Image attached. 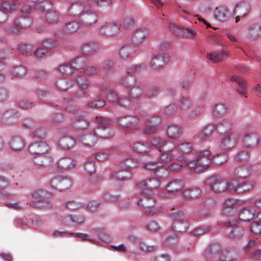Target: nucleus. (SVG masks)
Here are the masks:
<instances>
[{"label": "nucleus", "instance_id": "obj_1", "mask_svg": "<svg viewBox=\"0 0 261 261\" xmlns=\"http://www.w3.org/2000/svg\"><path fill=\"white\" fill-rule=\"evenodd\" d=\"M95 119L98 126L95 129L94 134L86 132L79 138V141L85 145H94L97 138L108 139L113 136L110 129L111 120L101 117H96Z\"/></svg>", "mask_w": 261, "mask_h": 261}, {"label": "nucleus", "instance_id": "obj_2", "mask_svg": "<svg viewBox=\"0 0 261 261\" xmlns=\"http://www.w3.org/2000/svg\"><path fill=\"white\" fill-rule=\"evenodd\" d=\"M178 160L184 163L186 168L196 173L204 172L212 162L210 152L206 150L197 152L195 160H188L185 158Z\"/></svg>", "mask_w": 261, "mask_h": 261}, {"label": "nucleus", "instance_id": "obj_3", "mask_svg": "<svg viewBox=\"0 0 261 261\" xmlns=\"http://www.w3.org/2000/svg\"><path fill=\"white\" fill-rule=\"evenodd\" d=\"M220 246L217 243H212L205 250L204 255L207 259H217L220 261H234L238 257V253L234 248H229L219 252Z\"/></svg>", "mask_w": 261, "mask_h": 261}, {"label": "nucleus", "instance_id": "obj_4", "mask_svg": "<svg viewBox=\"0 0 261 261\" xmlns=\"http://www.w3.org/2000/svg\"><path fill=\"white\" fill-rule=\"evenodd\" d=\"M151 144L154 146L160 152V163L166 165L175 158V145L171 142H167L162 138H153L150 141Z\"/></svg>", "mask_w": 261, "mask_h": 261}, {"label": "nucleus", "instance_id": "obj_5", "mask_svg": "<svg viewBox=\"0 0 261 261\" xmlns=\"http://www.w3.org/2000/svg\"><path fill=\"white\" fill-rule=\"evenodd\" d=\"M155 204V200L151 190L149 192H146V190H143L141 192L138 204L142 207L146 214L152 216L159 211L158 208L154 207Z\"/></svg>", "mask_w": 261, "mask_h": 261}, {"label": "nucleus", "instance_id": "obj_6", "mask_svg": "<svg viewBox=\"0 0 261 261\" xmlns=\"http://www.w3.org/2000/svg\"><path fill=\"white\" fill-rule=\"evenodd\" d=\"M150 34L149 30L146 28L137 29L134 32L132 40H126L122 43L120 49L138 47Z\"/></svg>", "mask_w": 261, "mask_h": 261}, {"label": "nucleus", "instance_id": "obj_7", "mask_svg": "<svg viewBox=\"0 0 261 261\" xmlns=\"http://www.w3.org/2000/svg\"><path fill=\"white\" fill-rule=\"evenodd\" d=\"M170 215L173 221L172 224L173 230L179 232H184L188 230L189 223L182 211L173 208L171 210Z\"/></svg>", "mask_w": 261, "mask_h": 261}, {"label": "nucleus", "instance_id": "obj_8", "mask_svg": "<svg viewBox=\"0 0 261 261\" xmlns=\"http://www.w3.org/2000/svg\"><path fill=\"white\" fill-rule=\"evenodd\" d=\"M31 196L33 198L37 200V203L34 201L30 202V205L33 207L41 206L42 207H47L50 205L53 201L52 194L43 189H39L34 191L31 194Z\"/></svg>", "mask_w": 261, "mask_h": 261}, {"label": "nucleus", "instance_id": "obj_9", "mask_svg": "<svg viewBox=\"0 0 261 261\" xmlns=\"http://www.w3.org/2000/svg\"><path fill=\"white\" fill-rule=\"evenodd\" d=\"M185 187L184 181L180 178L171 179L165 187L167 192L161 194V196L164 198H168L171 195H175L181 192Z\"/></svg>", "mask_w": 261, "mask_h": 261}, {"label": "nucleus", "instance_id": "obj_10", "mask_svg": "<svg viewBox=\"0 0 261 261\" xmlns=\"http://www.w3.org/2000/svg\"><path fill=\"white\" fill-rule=\"evenodd\" d=\"M204 184L215 193H220L225 191V181L220 176H213L208 177L204 181Z\"/></svg>", "mask_w": 261, "mask_h": 261}, {"label": "nucleus", "instance_id": "obj_11", "mask_svg": "<svg viewBox=\"0 0 261 261\" xmlns=\"http://www.w3.org/2000/svg\"><path fill=\"white\" fill-rule=\"evenodd\" d=\"M118 123L124 128L134 130L137 128L139 119L133 116L121 115L118 118Z\"/></svg>", "mask_w": 261, "mask_h": 261}, {"label": "nucleus", "instance_id": "obj_12", "mask_svg": "<svg viewBox=\"0 0 261 261\" xmlns=\"http://www.w3.org/2000/svg\"><path fill=\"white\" fill-rule=\"evenodd\" d=\"M224 224L226 227H231V229L228 233L229 238L231 239H240L244 235V229L237 224L236 220H229L225 222Z\"/></svg>", "mask_w": 261, "mask_h": 261}, {"label": "nucleus", "instance_id": "obj_13", "mask_svg": "<svg viewBox=\"0 0 261 261\" xmlns=\"http://www.w3.org/2000/svg\"><path fill=\"white\" fill-rule=\"evenodd\" d=\"M50 184L53 188L62 191L68 189L71 186V182L66 177L57 175L52 179Z\"/></svg>", "mask_w": 261, "mask_h": 261}, {"label": "nucleus", "instance_id": "obj_14", "mask_svg": "<svg viewBox=\"0 0 261 261\" xmlns=\"http://www.w3.org/2000/svg\"><path fill=\"white\" fill-rule=\"evenodd\" d=\"M79 20L83 25L90 26L97 22V16L93 11L85 9L79 16Z\"/></svg>", "mask_w": 261, "mask_h": 261}, {"label": "nucleus", "instance_id": "obj_15", "mask_svg": "<svg viewBox=\"0 0 261 261\" xmlns=\"http://www.w3.org/2000/svg\"><path fill=\"white\" fill-rule=\"evenodd\" d=\"M239 136L236 133L227 135L221 141L220 147L224 150H228L234 147L238 142Z\"/></svg>", "mask_w": 261, "mask_h": 261}, {"label": "nucleus", "instance_id": "obj_16", "mask_svg": "<svg viewBox=\"0 0 261 261\" xmlns=\"http://www.w3.org/2000/svg\"><path fill=\"white\" fill-rule=\"evenodd\" d=\"M168 61V55L164 51H161L153 57L150 65L153 69H158L163 67Z\"/></svg>", "mask_w": 261, "mask_h": 261}, {"label": "nucleus", "instance_id": "obj_17", "mask_svg": "<svg viewBox=\"0 0 261 261\" xmlns=\"http://www.w3.org/2000/svg\"><path fill=\"white\" fill-rule=\"evenodd\" d=\"M49 149V145L43 141L32 143L29 148V151L36 155L46 154Z\"/></svg>", "mask_w": 261, "mask_h": 261}, {"label": "nucleus", "instance_id": "obj_18", "mask_svg": "<svg viewBox=\"0 0 261 261\" xmlns=\"http://www.w3.org/2000/svg\"><path fill=\"white\" fill-rule=\"evenodd\" d=\"M120 28L118 23H106L100 27L99 31L102 35L113 36L119 33Z\"/></svg>", "mask_w": 261, "mask_h": 261}, {"label": "nucleus", "instance_id": "obj_19", "mask_svg": "<svg viewBox=\"0 0 261 261\" xmlns=\"http://www.w3.org/2000/svg\"><path fill=\"white\" fill-rule=\"evenodd\" d=\"M228 56L227 50H210L206 54L207 59L214 63L220 62Z\"/></svg>", "mask_w": 261, "mask_h": 261}, {"label": "nucleus", "instance_id": "obj_20", "mask_svg": "<svg viewBox=\"0 0 261 261\" xmlns=\"http://www.w3.org/2000/svg\"><path fill=\"white\" fill-rule=\"evenodd\" d=\"M160 181L154 178H148L145 180L139 182L138 184V187L140 188L145 189L146 192H149L151 190L156 189L160 186Z\"/></svg>", "mask_w": 261, "mask_h": 261}, {"label": "nucleus", "instance_id": "obj_21", "mask_svg": "<svg viewBox=\"0 0 261 261\" xmlns=\"http://www.w3.org/2000/svg\"><path fill=\"white\" fill-rule=\"evenodd\" d=\"M215 18L220 22H225L230 16V12L227 7H216L214 11Z\"/></svg>", "mask_w": 261, "mask_h": 261}, {"label": "nucleus", "instance_id": "obj_22", "mask_svg": "<svg viewBox=\"0 0 261 261\" xmlns=\"http://www.w3.org/2000/svg\"><path fill=\"white\" fill-rule=\"evenodd\" d=\"M145 122L146 127L145 129L144 132L146 134H150L155 132L157 126L161 122V120L160 117L155 116L145 119Z\"/></svg>", "mask_w": 261, "mask_h": 261}, {"label": "nucleus", "instance_id": "obj_23", "mask_svg": "<svg viewBox=\"0 0 261 261\" xmlns=\"http://www.w3.org/2000/svg\"><path fill=\"white\" fill-rule=\"evenodd\" d=\"M33 160L39 167H47L53 162L52 157L46 154L36 155Z\"/></svg>", "mask_w": 261, "mask_h": 261}, {"label": "nucleus", "instance_id": "obj_24", "mask_svg": "<svg viewBox=\"0 0 261 261\" xmlns=\"http://www.w3.org/2000/svg\"><path fill=\"white\" fill-rule=\"evenodd\" d=\"M232 124V120L230 118H224L218 122L215 128L218 133L223 134L230 129Z\"/></svg>", "mask_w": 261, "mask_h": 261}, {"label": "nucleus", "instance_id": "obj_25", "mask_svg": "<svg viewBox=\"0 0 261 261\" xmlns=\"http://www.w3.org/2000/svg\"><path fill=\"white\" fill-rule=\"evenodd\" d=\"M143 68L142 65H138V66H133L130 67L128 70V71L127 72L126 75L124 77H122L119 81V83L120 85L124 86V87L128 86L131 83H132L134 81L133 78L129 75L130 72L135 73L137 72H139L141 69Z\"/></svg>", "mask_w": 261, "mask_h": 261}, {"label": "nucleus", "instance_id": "obj_26", "mask_svg": "<svg viewBox=\"0 0 261 261\" xmlns=\"http://www.w3.org/2000/svg\"><path fill=\"white\" fill-rule=\"evenodd\" d=\"M56 164L59 168L66 170L73 169L75 166V162L72 158L66 156L60 159Z\"/></svg>", "mask_w": 261, "mask_h": 261}, {"label": "nucleus", "instance_id": "obj_27", "mask_svg": "<svg viewBox=\"0 0 261 261\" xmlns=\"http://www.w3.org/2000/svg\"><path fill=\"white\" fill-rule=\"evenodd\" d=\"M248 38L255 39L261 36V25L259 23H253L249 25L246 30Z\"/></svg>", "mask_w": 261, "mask_h": 261}, {"label": "nucleus", "instance_id": "obj_28", "mask_svg": "<svg viewBox=\"0 0 261 261\" xmlns=\"http://www.w3.org/2000/svg\"><path fill=\"white\" fill-rule=\"evenodd\" d=\"M259 138L254 133H248L245 135L243 142L247 147H253L258 144Z\"/></svg>", "mask_w": 261, "mask_h": 261}, {"label": "nucleus", "instance_id": "obj_29", "mask_svg": "<svg viewBox=\"0 0 261 261\" xmlns=\"http://www.w3.org/2000/svg\"><path fill=\"white\" fill-rule=\"evenodd\" d=\"M42 47L46 49H53L55 48L66 47L64 43L59 42L53 38H48L43 39L40 42Z\"/></svg>", "mask_w": 261, "mask_h": 261}, {"label": "nucleus", "instance_id": "obj_30", "mask_svg": "<svg viewBox=\"0 0 261 261\" xmlns=\"http://www.w3.org/2000/svg\"><path fill=\"white\" fill-rule=\"evenodd\" d=\"M255 215V210L250 206H246L241 210L239 213L240 219L244 221L251 220Z\"/></svg>", "mask_w": 261, "mask_h": 261}, {"label": "nucleus", "instance_id": "obj_31", "mask_svg": "<svg viewBox=\"0 0 261 261\" xmlns=\"http://www.w3.org/2000/svg\"><path fill=\"white\" fill-rule=\"evenodd\" d=\"M256 185V182L252 179L239 181V188L237 190L239 193L249 192L252 190Z\"/></svg>", "mask_w": 261, "mask_h": 261}, {"label": "nucleus", "instance_id": "obj_32", "mask_svg": "<svg viewBox=\"0 0 261 261\" xmlns=\"http://www.w3.org/2000/svg\"><path fill=\"white\" fill-rule=\"evenodd\" d=\"M230 80L232 82H236L238 84V87L237 89V92L240 94L247 97L246 95L247 93V85L245 81L236 75L232 76L230 77Z\"/></svg>", "mask_w": 261, "mask_h": 261}, {"label": "nucleus", "instance_id": "obj_33", "mask_svg": "<svg viewBox=\"0 0 261 261\" xmlns=\"http://www.w3.org/2000/svg\"><path fill=\"white\" fill-rule=\"evenodd\" d=\"M76 144V140L72 137L64 136L59 141V145L65 149H69L73 148Z\"/></svg>", "mask_w": 261, "mask_h": 261}, {"label": "nucleus", "instance_id": "obj_34", "mask_svg": "<svg viewBox=\"0 0 261 261\" xmlns=\"http://www.w3.org/2000/svg\"><path fill=\"white\" fill-rule=\"evenodd\" d=\"M249 9V4L246 1L240 2L236 5L234 10L235 15H239L241 17L245 16Z\"/></svg>", "mask_w": 261, "mask_h": 261}, {"label": "nucleus", "instance_id": "obj_35", "mask_svg": "<svg viewBox=\"0 0 261 261\" xmlns=\"http://www.w3.org/2000/svg\"><path fill=\"white\" fill-rule=\"evenodd\" d=\"M193 102L189 97L182 96L179 99L178 107L179 110L185 112L192 108Z\"/></svg>", "mask_w": 261, "mask_h": 261}, {"label": "nucleus", "instance_id": "obj_36", "mask_svg": "<svg viewBox=\"0 0 261 261\" xmlns=\"http://www.w3.org/2000/svg\"><path fill=\"white\" fill-rule=\"evenodd\" d=\"M84 220V218L81 215H73L66 217L64 221L68 225L76 226L82 224Z\"/></svg>", "mask_w": 261, "mask_h": 261}, {"label": "nucleus", "instance_id": "obj_37", "mask_svg": "<svg viewBox=\"0 0 261 261\" xmlns=\"http://www.w3.org/2000/svg\"><path fill=\"white\" fill-rule=\"evenodd\" d=\"M167 133L168 137L172 139H178L182 135L181 128L178 125L174 124L168 126Z\"/></svg>", "mask_w": 261, "mask_h": 261}, {"label": "nucleus", "instance_id": "obj_38", "mask_svg": "<svg viewBox=\"0 0 261 261\" xmlns=\"http://www.w3.org/2000/svg\"><path fill=\"white\" fill-rule=\"evenodd\" d=\"M182 194L187 198H196L201 195V191L198 187H191L185 190Z\"/></svg>", "mask_w": 261, "mask_h": 261}, {"label": "nucleus", "instance_id": "obj_39", "mask_svg": "<svg viewBox=\"0 0 261 261\" xmlns=\"http://www.w3.org/2000/svg\"><path fill=\"white\" fill-rule=\"evenodd\" d=\"M238 202L235 199H227L225 203L223 209V213L224 215H229L236 208Z\"/></svg>", "mask_w": 261, "mask_h": 261}, {"label": "nucleus", "instance_id": "obj_40", "mask_svg": "<svg viewBox=\"0 0 261 261\" xmlns=\"http://www.w3.org/2000/svg\"><path fill=\"white\" fill-rule=\"evenodd\" d=\"M252 171V165L248 164L237 168L235 170V173L241 178H245L248 176Z\"/></svg>", "mask_w": 261, "mask_h": 261}, {"label": "nucleus", "instance_id": "obj_41", "mask_svg": "<svg viewBox=\"0 0 261 261\" xmlns=\"http://www.w3.org/2000/svg\"><path fill=\"white\" fill-rule=\"evenodd\" d=\"M71 124L73 128L79 129L86 128L89 125L88 122L83 116L75 117L73 119Z\"/></svg>", "mask_w": 261, "mask_h": 261}, {"label": "nucleus", "instance_id": "obj_42", "mask_svg": "<svg viewBox=\"0 0 261 261\" xmlns=\"http://www.w3.org/2000/svg\"><path fill=\"white\" fill-rule=\"evenodd\" d=\"M11 148L14 151L22 149L25 146L23 140L19 137H12L9 143Z\"/></svg>", "mask_w": 261, "mask_h": 261}, {"label": "nucleus", "instance_id": "obj_43", "mask_svg": "<svg viewBox=\"0 0 261 261\" xmlns=\"http://www.w3.org/2000/svg\"><path fill=\"white\" fill-rule=\"evenodd\" d=\"M85 8L79 3L72 4L68 10V13L71 15L76 16L79 18V16L85 10Z\"/></svg>", "mask_w": 261, "mask_h": 261}, {"label": "nucleus", "instance_id": "obj_44", "mask_svg": "<svg viewBox=\"0 0 261 261\" xmlns=\"http://www.w3.org/2000/svg\"><path fill=\"white\" fill-rule=\"evenodd\" d=\"M32 23V19L27 17H20L14 21V25L20 29L30 27Z\"/></svg>", "mask_w": 261, "mask_h": 261}, {"label": "nucleus", "instance_id": "obj_45", "mask_svg": "<svg viewBox=\"0 0 261 261\" xmlns=\"http://www.w3.org/2000/svg\"><path fill=\"white\" fill-rule=\"evenodd\" d=\"M227 107L222 103H216L214 106L212 115L215 118L219 117L226 112Z\"/></svg>", "mask_w": 261, "mask_h": 261}, {"label": "nucleus", "instance_id": "obj_46", "mask_svg": "<svg viewBox=\"0 0 261 261\" xmlns=\"http://www.w3.org/2000/svg\"><path fill=\"white\" fill-rule=\"evenodd\" d=\"M251 231L255 234L261 233V212L257 214L255 220L250 225Z\"/></svg>", "mask_w": 261, "mask_h": 261}, {"label": "nucleus", "instance_id": "obj_47", "mask_svg": "<svg viewBox=\"0 0 261 261\" xmlns=\"http://www.w3.org/2000/svg\"><path fill=\"white\" fill-rule=\"evenodd\" d=\"M17 119V116L15 112L12 110H7L3 114L2 121L4 123H9L13 122Z\"/></svg>", "mask_w": 261, "mask_h": 261}, {"label": "nucleus", "instance_id": "obj_48", "mask_svg": "<svg viewBox=\"0 0 261 261\" xmlns=\"http://www.w3.org/2000/svg\"><path fill=\"white\" fill-rule=\"evenodd\" d=\"M119 170L114 174V176L119 180H127L130 179L132 177L131 173L127 169Z\"/></svg>", "mask_w": 261, "mask_h": 261}, {"label": "nucleus", "instance_id": "obj_49", "mask_svg": "<svg viewBox=\"0 0 261 261\" xmlns=\"http://www.w3.org/2000/svg\"><path fill=\"white\" fill-rule=\"evenodd\" d=\"M138 166H139V163L136 160L132 158H127L124 159L121 162L120 164V168H125L128 170V169L135 168Z\"/></svg>", "mask_w": 261, "mask_h": 261}, {"label": "nucleus", "instance_id": "obj_50", "mask_svg": "<svg viewBox=\"0 0 261 261\" xmlns=\"http://www.w3.org/2000/svg\"><path fill=\"white\" fill-rule=\"evenodd\" d=\"M88 4L91 7H110L112 0H86Z\"/></svg>", "mask_w": 261, "mask_h": 261}, {"label": "nucleus", "instance_id": "obj_51", "mask_svg": "<svg viewBox=\"0 0 261 261\" xmlns=\"http://www.w3.org/2000/svg\"><path fill=\"white\" fill-rule=\"evenodd\" d=\"M46 20L48 23L55 24L57 23L60 19V14L56 11H50L46 14Z\"/></svg>", "mask_w": 261, "mask_h": 261}, {"label": "nucleus", "instance_id": "obj_52", "mask_svg": "<svg viewBox=\"0 0 261 261\" xmlns=\"http://www.w3.org/2000/svg\"><path fill=\"white\" fill-rule=\"evenodd\" d=\"M23 50L25 51L26 54H33L34 56L38 58H44L51 55V50H28V52L26 50Z\"/></svg>", "mask_w": 261, "mask_h": 261}, {"label": "nucleus", "instance_id": "obj_53", "mask_svg": "<svg viewBox=\"0 0 261 261\" xmlns=\"http://www.w3.org/2000/svg\"><path fill=\"white\" fill-rule=\"evenodd\" d=\"M176 149L182 153H188L193 150V145L190 142H183L176 146Z\"/></svg>", "mask_w": 261, "mask_h": 261}, {"label": "nucleus", "instance_id": "obj_54", "mask_svg": "<svg viewBox=\"0 0 261 261\" xmlns=\"http://www.w3.org/2000/svg\"><path fill=\"white\" fill-rule=\"evenodd\" d=\"M46 135L47 129L43 126H39L32 133L33 137L36 138L44 139L46 137Z\"/></svg>", "mask_w": 261, "mask_h": 261}, {"label": "nucleus", "instance_id": "obj_55", "mask_svg": "<svg viewBox=\"0 0 261 261\" xmlns=\"http://www.w3.org/2000/svg\"><path fill=\"white\" fill-rule=\"evenodd\" d=\"M168 28L174 35L179 37H182L184 28L177 26L174 23H169Z\"/></svg>", "mask_w": 261, "mask_h": 261}, {"label": "nucleus", "instance_id": "obj_56", "mask_svg": "<svg viewBox=\"0 0 261 261\" xmlns=\"http://www.w3.org/2000/svg\"><path fill=\"white\" fill-rule=\"evenodd\" d=\"M56 86L62 91H67L72 87V83L66 79H60L56 82Z\"/></svg>", "mask_w": 261, "mask_h": 261}, {"label": "nucleus", "instance_id": "obj_57", "mask_svg": "<svg viewBox=\"0 0 261 261\" xmlns=\"http://www.w3.org/2000/svg\"><path fill=\"white\" fill-rule=\"evenodd\" d=\"M154 175L159 178H165L168 176L169 173L167 168L159 166L154 173Z\"/></svg>", "mask_w": 261, "mask_h": 261}, {"label": "nucleus", "instance_id": "obj_58", "mask_svg": "<svg viewBox=\"0 0 261 261\" xmlns=\"http://www.w3.org/2000/svg\"><path fill=\"white\" fill-rule=\"evenodd\" d=\"M225 191H233L235 193H238L237 190L239 188V181L235 179L230 180L225 182Z\"/></svg>", "mask_w": 261, "mask_h": 261}, {"label": "nucleus", "instance_id": "obj_59", "mask_svg": "<svg viewBox=\"0 0 261 261\" xmlns=\"http://www.w3.org/2000/svg\"><path fill=\"white\" fill-rule=\"evenodd\" d=\"M1 5L4 9L9 12L14 11L18 8V5L15 2L9 0L2 2Z\"/></svg>", "mask_w": 261, "mask_h": 261}, {"label": "nucleus", "instance_id": "obj_60", "mask_svg": "<svg viewBox=\"0 0 261 261\" xmlns=\"http://www.w3.org/2000/svg\"><path fill=\"white\" fill-rule=\"evenodd\" d=\"M214 128V126L211 125L205 126L200 133L199 137L202 139L210 137L212 135Z\"/></svg>", "mask_w": 261, "mask_h": 261}, {"label": "nucleus", "instance_id": "obj_61", "mask_svg": "<svg viewBox=\"0 0 261 261\" xmlns=\"http://www.w3.org/2000/svg\"><path fill=\"white\" fill-rule=\"evenodd\" d=\"M72 69H82L84 67V60L82 57H77L71 62Z\"/></svg>", "mask_w": 261, "mask_h": 261}, {"label": "nucleus", "instance_id": "obj_62", "mask_svg": "<svg viewBox=\"0 0 261 261\" xmlns=\"http://www.w3.org/2000/svg\"><path fill=\"white\" fill-rule=\"evenodd\" d=\"M143 91L141 87L136 86L129 91V95L133 98H138L142 96Z\"/></svg>", "mask_w": 261, "mask_h": 261}, {"label": "nucleus", "instance_id": "obj_63", "mask_svg": "<svg viewBox=\"0 0 261 261\" xmlns=\"http://www.w3.org/2000/svg\"><path fill=\"white\" fill-rule=\"evenodd\" d=\"M79 29L77 22L73 21L66 24L64 27V31L68 33H73Z\"/></svg>", "mask_w": 261, "mask_h": 261}, {"label": "nucleus", "instance_id": "obj_64", "mask_svg": "<svg viewBox=\"0 0 261 261\" xmlns=\"http://www.w3.org/2000/svg\"><path fill=\"white\" fill-rule=\"evenodd\" d=\"M227 160V156L225 153L217 154L212 158V161L216 164L222 165Z\"/></svg>", "mask_w": 261, "mask_h": 261}]
</instances>
